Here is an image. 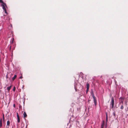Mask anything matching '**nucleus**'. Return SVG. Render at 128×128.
<instances>
[{"instance_id":"obj_23","label":"nucleus","mask_w":128,"mask_h":128,"mask_svg":"<svg viewBox=\"0 0 128 128\" xmlns=\"http://www.w3.org/2000/svg\"><path fill=\"white\" fill-rule=\"evenodd\" d=\"M22 78V76H21V77H20V78Z\"/></svg>"},{"instance_id":"obj_6","label":"nucleus","mask_w":128,"mask_h":128,"mask_svg":"<svg viewBox=\"0 0 128 128\" xmlns=\"http://www.w3.org/2000/svg\"><path fill=\"white\" fill-rule=\"evenodd\" d=\"M2 119H0V128L2 127Z\"/></svg>"},{"instance_id":"obj_15","label":"nucleus","mask_w":128,"mask_h":128,"mask_svg":"<svg viewBox=\"0 0 128 128\" xmlns=\"http://www.w3.org/2000/svg\"><path fill=\"white\" fill-rule=\"evenodd\" d=\"M108 120V116H106V122Z\"/></svg>"},{"instance_id":"obj_2","label":"nucleus","mask_w":128,"mask_h":128,"mask_svg":"<svg viewBox=\"0 0 128 128\" xmlns=\"http://www.w3.org/2000/svg\"><path fill=\"white\" fill-rule=\"evenodd\" d=\"M92 96L94 99V101L95 106L96 104V97L94 96V94L92 95Z\"/></svg>"},{"instance_id":"obj_26","label":"nucleus","mask_w":128,"mask_h":128,"mask_svg":"<svg viewBox=\"0 0 128 128\" xmlns=\"http://www.w3.org/2000/svg\"><path fill=\"white\" fill-rule=\"evenodd\" d=\"M14 106H15V104H14Z\"/></svg>"},{"instance_id":"obj_25","label":"nucleus","mask_w":128,"mask_h":128,"mask_svg":"<svg viewBox=\"0 0 128 128\" xmlns=\"http://www.w3.org/2000/svg\"><path fill=\"white\" fill-rule=\"evenodd\" d=\"M108 116L107 114V113H106V116Z\"/></svg>"},{"instance_id":"obj_24","label":"nucleus","mask_w":128,"mask_h":128,"mask_svg":"<svg viewBox=\"0 0 128 128\" xmlns=\"http://www.w3.org/2000/svg\"><path fill=\"white\" fill-rule=\"evenodd\" d=\"M11 46H10V49H11Z\"/></svg>"},{"instance_id":"obj_11","label":"nucleus","mask_w":128,"mask_h":128,"mask_svg":"<svg viewBox=\"0 0 128 128\" xmlns=\"http://www.w3.org/2000/svg\"><path fill=\"white\" fill-rule=\"evenodd\" d=\"M24 126V124L23 122H22L21 124V127L22 128Z\"/></svg>"},{"instance_id":"obj_9","label":"nucleus","mask_w":128,"mask_h":128,"mask_svg":"<svg viewBox=\"0 0 128 128\" xmlns=\"http://www.w3.org/2000/svg\"><path fill=\"white\" fill-rule=\"evenodd\" d=\"M86 88H87L89 89L90 87V84L88 83L86 84Z\"/></svg>"},{"instance_id":"obj_10","label":"nucleus","mask_w":128,"mask_h":128,"mask_svg":"<svg viewBox=\"0 0 128 128\" xmlns=\"http://www.w3.org/2000/svg\"><path fill=\"white\" fill-rule=\"evenodd\" d=\"M120 100H124V97H121L119 98Z\"/></svg>"},{"instance_id":"obj_28","label":"nucleus","mask_w":128,"mask_h":128,"mask_svg":"<svg viewBox=\"0 0 128 128\" xmlns=\"http://www.w3.org/2000/svg\"><path fill=\"white\" fill-rule=\"evenodd\" d=\"M7 77H7V76H6V78H7Z\"/></svg>"},{"instance_id":"obj_4","label":"nucleus","mask_w":128,"mask_h":128,"mask_svg":"<svg viewBox=\"0 0 128 128\" xmlns=\"http://www.w3.org/2000/svg\"><path fill=\"white\" fill-rule=\"evenodd\" d=\"M10 122L9 120H8L7 122V126L6 127V128H8V126L10 125Z\"/></svg>"},{"instance_id":"obj_17","label":"nucleus","mask_w":128,"mask_h":128,"mask_svg":"<svg viewBox=\"0 0 128 128\" xmlns=\"http://www.w3.org/2000/svg\"><path fill=\"white\" fill-rule=\"evenodd\" d=\"M115 117L116 116V114L115 112H114L112 114Z\"/></svg>"},{"instance_id":"obj_1","label":"nucleus","mask_w":128,"mask_h":128,"mask_svg":"<svg viewBox=\"0 0 128 128\" xmlns=\"http://www.w3.org/2000/svg\"><path fill=\"white\" fill-rule=\"evenodd\" d=\"M114 98L113 97L111 98V101L110 102V105H112V108H113L114 106Z\"/></svg>"},{"instance_id":"obj_3","label":"nucleus","mask_w":128,"mask_h":128,"mask_svg":"<svg viewBox=\"0 0 128 128\" xmlns=\"http://www.w3.org/2000/svg\"><path fill=\"white\" fill-rule=\"evenodd\" d=\"M17 119H18L17 122H18V123L20 122V117H19V116L18 115V113H17Z\"/></svg>"},{"instance_id":"obj_12","label":"nucleus","mask_w":128,"mask_h":128,"mask_svg":"<svg viewBox=\"0 0 128 128\" xmlns=\"http://www.w3.org/2000/svg\"><path fill=\"white\" fill-rule=\"evenodd\" d=\"M2 8H3V9L4 10H5L6 9L5 7V6H4V5H2Z\"/></svg>"},{"instance_id":"obj_7","label":"nucleus","mask_w":128,"mask_h":128,"mask_svg":"<svg viewBox=\"0 0 128 128\" xmlns=\"http://www.w3.org/2000/svg\"><path fill=\"white\" fill-rule=\"evenodd\" d=\"M12 86H10L9 87H8L7 88V89L8 90L9 92L10 90V89H11Z\"/></svg>"},{"instance_id":"obj_16","label":"nucleus","mask_w":128,"mask_h":128,"mask_svg":"<svg viewBox=\"0 0 128 128\" xmlns=\"http://www.w3.org/2000/svg\"><path fill=\"white\" fill-rule=\"evenodd\" d=\"M16 90V88L15 86L14 87V88H13V91L14 92L15 90Z\"/></svg>"},{"instance_id":"obj_19","label":"nucleus","mask_w":128,"mask_h":128,"mask_svg":"<svg viewBox=\"0 0 128 128\" xmlns=\"http://www.w3.org/2000/svg\"><path fill=\"white\" fill-rule=\"evenodd\" d=\"M104 124H103L102 125H101V128H104Z\"/></svg>"},{"instance_id":"obj_20","label":"nucleus","mask_w":128,"mask_h":128,"mask_svg":"<svg viewBox=\"0 0 128 128\" xmlns=\"http://www.w3.org/2000/svg\"><path fill=\"white\" fill-rule=\"evenodd\" d=\"M3 121H4V114L3 115Z\"/></svg>"},{"instance_id":"obj_18","label":"nucleus","mask_w":128,"mask_h":128,"mask_svg":"<svg viewBox=\"0 0 128 128\" xmlns=\"http://www.w3.org/2000/svg\"><path fill=\"white\" fill-rule=\"evenodd\" d=\"M0 3H1L2 4L4 3V2L2 0H0Z\"/></svg>"},{"instance_id":"obj_22","label":"nucleus","mask_w":128,"mask_h":128,"mask_svg":"<svg viewBox=\"0 0 128 128\" xmlns=\"http://www.w3.org/2000/svg\"><path fill=\"white\" fill-rule=\"evenodd\" d=\"M4 10V12H5L6 13V14H7V11H6V10Z\"/></svg>"},{"instance_id":"obj_13","label":"nucleus","mask_w":128,"mask_h":128,"mask_svg":"<svg viewBox=\"0 0 128 128\" xmlns=\"http://www.w3.org/2000/svg\"><path fill=\"white\" fill-rule=\"evenodd\" d=\"M124 101L123 100H120V104H123L124 103Z\"/></svg>"},{"instance_id":"obj_14","label":"nucleus","mask_w":128,"mask_h":128,"mask_svg":"<svg viewBox=\"0 0 128 128\" xmlns=\"http://www.w3.org/2000/svg\"><path fill=\"white\" fill-rule=\"evenodd\" d=\"M124 106L122 105V106H121L120 108L121 110H123L124 109Z\"/></svg>"},{"instance_id":"obj_21","label":"nucleus","mask_w":128,"mask_h":128,"mask_svg":"<svg viewBox=\"0 0 128 128\" xmlns=\"http://www.w3.org/2000/svg\"><path fill=\"white\" fill-rule=\"evenodd\" d=\"M89 90V89H88V88H87L86 89V93H87L88 92V90Z\"/></svg>"},{"instance_id":"obj_5","label":"nucleus","mask_w":128,"mask_h":128,"mask_svg":"<svg viewBox=\"0 0 128 128\" xmlns=\"http://www.w3.org/2000/svg\"><path fill=\"white\" fill-rule=\"evenodd\" d=\"M27 116L26 113V112H24L23 114L24 118H25L27 117Z\"/></svg>"},{"instance_id":"obj_27","label":"nucleus","mask_w":128,"mask_h":128,"mask_svg":"<svg viewBox=\"0 0 128 128\" xmlns=\"http://www.w3.org/2000/svg\"><path fill=\"white\" fill-rule=\"evenodd\" d=\"M21 107H22V106H21Z\"/></svg>"},{"instance_id":"obj_8","label":"nucleus","mask_w":128,"mask_h":128,"mask_svg":"<svg viewBox=\"0 0 128 128\" xmlns=\"http://www.w3.org/2000/svg\"><path fill=\"white\" fill-rule=\"evenodd\" d=\"M17 76L16 75H15L12 78V80H14V79L16 78Z\"/></svg>"}]
</instances>
